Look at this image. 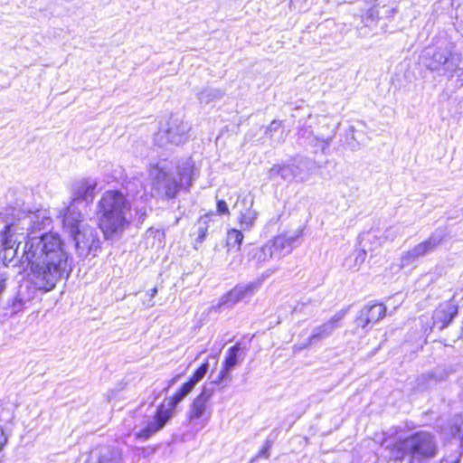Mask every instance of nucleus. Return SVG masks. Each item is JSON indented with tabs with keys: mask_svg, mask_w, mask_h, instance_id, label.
Listing matches in <instances>:
<instances>
[{
	"mask_svg": "<svg viewBox=\"0 0 463 463\" xmlns=\"http://www.w3.org/2000/svg\"><path fill=\"white\" fill-rule=\"evenodd\" d=\"M157 292V289L155 288L152 289V297H154Z\"/></svg>",
	"mask_w": 463,
	"mask_h": 463,
	"instance_id": "ea45409f",
	"label": "nucleus"
},
{
	"mask_svg": "<svg viewBox=\"0 0 463 463\" xmlns=\"http://www.w3.org/2000/svg\"><path fill=\"white\" fill-rule=\"evenodd\" d=\"M253 197L250 194L239 197L233 208L240 213L239 222L242 230L249 231L258 219V212L252 208Z\"/></svg>",
	"mask_w": 463,
	"mask_h": 463,
	"instance_id": "ddd939ff",
	"label": "nucleus"
},
{
	"mask_svg": "<svg viewBox=\"0 0 463 463\" xmlns=\"http://www.w3.org/2000/svg\"><path fill=\"white\" fill-rule=\"evenodd\" d=\"M217 212L220 214H228L229 213V209H228V206H227V203L225 201L219 200L217 202Z\"/></svg>",
	"mask_w": 463,
	"mask_h": 463,
	"instance_id": "c756f323",
	"label": "nucleus"
},
{
	"mask_svg": "<svg viewBox=\"0 0 463 463\" xmlns=\"http://www.w3.org/2000/svg\"><path fill=\"white\" fill-rule=\"evenodd\" d=\"M440 463H458L456 460L449 461V460H442Z\"/></svg>",
	"mask_w": 463,
	"mask_h": 463,
	"instance_id": "4c0bfd02",
	"label": "nucleus"
},
{
	"mask_svg": "<svg viewBox=\"0 0 463 463\" xmlns=\"http://www.w3.org/2000/svg\"><path fill=\"white\" fill-rule=\"evenodd\" d=\"M242 257L241 254H237L236 257L231 261L230 265L232 266V269H236L241 262Z\"/></svg>",
	"mask_w": 463,
	"mask_h": 463,
	"instance_id": "72a5a7b5",
	"label": "nucleus"
},
{
	"mask_svg": "<svg viewBox=\"0 0 463 463\" xmlns=\"http://www.w3.org/2000/svg\"><path fill=\"white\" fill-rule=\"evenodd\" d=\"M298 235L297 234H280L269 240V245L272 250L273 260H280L291 253L296 247Z\"/></svg>",
	"mask_w": 463,
	"mask_h": 463,
	"instance_id": "dca6fc26",
	"label": "nucleus"
},
{
	"mask_svg": "<svg viewBox=\"0 0 463 463\" xmlns=\"http://www.w3.org/2000/svg\"><path fill=\"white\" fill-rule=\"evenodd\" d=\"M213 395V389L204 386L189 406L187 419L191 427L196 431L203 430L212 417L213 409L210 401Z\"/></svg>",
	"mask_w": 463,
	"mask_h": 463,
	"instance_id": "6e6552de",
	"label": "nucleus"
},
{
	"mask_svg": "<svg viewBox=\"0 0 463 463\" xmlns=\"http://www.w3.org/2000/svg\"><path fill=\"white\" fill-rule=\"evenodd\" d=\"M241 348L238 345L230 347L222 363L226 368L232 370L239 363V353Z\"/></svg>",
	"mask_w": 463,
	"mask_h": 463,
	"instance_id": "b1692460",
	"label": "nucleus"
},
{
	"mask_svg": "<svg viewBox=\"0 0 463 463\" xmlns=\"http://www.w3.org/2000/svg\"><path fill=\"white\" fill-rule=\"evenodd\" d=\"M383 240L379 237L375 232H368L364 233L361 236V243H363V249L354 250L353 256H354V264L350 265L346 263L347 267L349 269H358L360 266L366 260V251L368 250H374L378 247H380L383 243Z\"/></svg>",
	"mask_w": 463,
	"mask_h": 463,
	"instance_id": "4468645a",
	"label": "nucleus"
},
{
	"mask_svg": "<svg viewBox=\"0 0 463 463\" xmlns=\"http://www.w3.org/2000/svg\"><path fill=\"white\" fill-rule=\"evenodd\" d=\"M146 206L134 208L132 213L131 204L125 194L118 190L106 191L99 202V225L107 239L122 232L132 218L143 222L146 216Z\"/></svg>",
	"mask_w": 463,
	"mask_h": 463,
	"instance_id": "7ed1b4c3",
	"label": "nucleus"
},
{
	"mask_svg": "<svg viewBox=\"0 0 463 463\" xmlns=\"http://www.w3.org/2000/svg\"><path fill=\"white\" fill-rule=\"evenodd\" d=\"M216 97V93H213L212 90H204L200 93L199 99L201 102L208 103Z\"/></svg>",
	"mask_w": 463,
	"mask_h": 463,
	"instance_id": "c85d7f7f",
	"label": "nucleus"
},
{
	"mask_svg": "<svg viewBox=\"0 0 463 463\" xmlns=\"http://www.w3.org/2000/svg\"><path fill=\"white\" fill-rule=\"evenodd\" d=\"M209 369V364L203 363L175 393L167 400V407L162 404L158 407L153 417H148L144 421V427L137 430L135 427V436L137 439L146 440L152 435L164 428L172 417V412L176 405L182 402L194 388V386L205 376Z\"/></svg>",
	"mask_w": 463,
	"mask_h": 463,
	"instance_id": "39448f33",
	"label": "nucleus"
},
{
	"mask_svg": "<svg viewBox=\"0 0 463 463\" xmlns=\"http://www.w3.org/2000/svg\"><path fill=\"white\" fill-rule=\"evenodd\" d=\"M276 270H277V269H269V270H267V271L262 275V277H266V278H268L269 276H270L271 274H273Z\"/></svg>",
	"mask_w": 463,
	"mask_h": 463,
	"instance_id": "e433bc0d",
	"label": "nucleus"
},
{
	"mask_svg": "<svg viewBox=\"0 0 463 463\" xmlns=\"http://www.w3.org/2000/svg\"><path fill=\"white\" fill-rule=\"evenodd\" d=\"M243 240V234L241 232L232 229L228 232L227 234V243L229 246H238V249L240 248V245L241 244Z\"/></svg>",
	"mask_w": 463,
	"mask_h": 463,
	"instance_id": "393cba45",
	"label": "nucleus"
},
{
	"mask_svg": "<svg viewBox=\"0 0 463 463\" xmlns=\"http://www.w3.org/2000/svg\"><path fill=\"white\" fill-rule=\"evenodd\" d=\"M99 463H121V458L118 452H113L110 458L102 455L99 459Z\"/></svg>",
	"mask_w": 463,
	"mask_h": 463,
	"instance_id": "cd10ccee",
	"label": "nucleus"
},
{
	"mask_svg": "<svg viewBox=\"0 0 463 463\" xmlns=\"http://www.w3.org/2000/svg\"><path fill=\"white\" fill-rule=\"evenodd\" d=\"M194 164L185 160L180 165L168 159H160L151 163L148 169V180L145 186L154 197L161 199L175 198L182 188L192 184Z\"/></svg>",
	"mask_w": 463,
	"mask_h": 463,
	"instance_id": "f03ea898",
	"label": "nucleus"
},
{
	"mask_svg": "<svg viewBox=\"0 0 463 463\" xmlns=\"http://www.w3.org/2000/svg\"><path fill=\"white\" fill-rule=\"evenodd\" d=\"M190 126L177 116H171L167 121L161 124L157 138L163 143L180 145L188 138Z\"/></svg>",
	"mask_w": 463,
	"mask_h": 463,
	"instance_id": "9d476101",
	"label": "nucleus"
},
{
	"mask_svg": "<svg viewBox=\"0 0 463 463\" xmlns=\"http://www.w3.org/2000/svg\"><path fill=\"white\" fill-rule=\"evenodd\" d=\"M260 283V285L261 284V282H263V279H260V281H258Z\"/></svg>",
	"mask_w": 463,
	"mask_h": 463,
	"instance_id": "a19ab883",
	"label": "nucleus"
},
{
	"mask_svg": "<svg viewBox=\"0 0 463 463\" xmlns=\"http://www.w3.org/2000/svg\"><path fill=\"white\" fill-rule=\"evenodd\" d=\"M300 168L295 163L282 165H273L269 172L270 178L279 175L283 180L291 181L298 176Z\"/></svg>",
	"mask_w": 463,
	"mask_h": 463,
	"instance_id": "aec40b11",
	"label": "nucleus"
},
{
	"mask_svg": "<svg viewBox=\"0 0 463 463\" xmlns=\"http://www.w3.org/2000/svg\"><path fill=\"white\" fill-rule=\"evenodd\" d=\"M271 445L269 441L266 442V444L263 446V448L259 452V457H264L268 458L269 456V450L270 449Z\"/></svg>",
	"mask_w": 463,
	"mask_h": 463,
	"instance_id": "7c9ffc66",
	"label": "nucleus"
},
{
	"mask_svg": "<svg viewBox=\"0 0 463 463\" xmlns=\"http://www.w3.org/2000/svg\"><path fill=\"white\" fill-rule=\"evenodd\" d=\"M298 1V0H290V5L295 7Z\"/></svg>",
	"mask_w": 463,
	"mask_h": 463,
	"instance_id": "58836bf2",
	"label": "nucleus"
},
{
	"mask_svg": "<svg viewBox=\"0 0 463 463\" xmlns=\"http://www.w3.org/2000/svg\"><path fill=\"white\" fill-rule=\"evenodd\" d=\"M22 260L28 263L34 286L46 292L71 272L72 259L56 233L28 237Z\"/></svg>",
	"mask_w": 463,
	"mask_h": 463,
	"instance_id": "f257e3e1",
	"label": "nucleus"
},
{
	"mask_svg": "<svg viewBox=\"0 0 463 463\" xmlns=\"http://www.w3.org/2000/svg\"><path fill=\"white\" fill-rule=\"evenodd\" d=\"M281 128V122L280 121H278V120H273L269 127L268 128V130L269 132H272V131H276L278 130L279 128Z\"/></svg>",
	"mask_w": 463,
	"mask_h": 463,
	"instance_id": "473e14b6",
	"label": "nucleus"
},
{
	"mask_svg": "<svg viewBox=\"0 0 463 463\" xmlns=\"http://www.w3.org/2000/svg\"><path fill=\"white\" fill-rule=\"evenodd\" d=\"M16 231V225L12 222L5 223L0 232V258L5 265L13 262L17 255L18 245H16V240L13 238Z\"/></svg>",
	"mask_w": 463,
	"mask_h": 463,
	"instance_id": "f8f14e48",
	"label": "nucleus"
},
{
	"mask_svg": "<svg viewBox=\"0 0 463 463\" xmlns=\"http://www.w3.org/2000/svg\"><path fill=\"white\" fill-rule=\"evenodd\" d=\"M259 288V282L239 284L227 293V295L223 298L222 303L228 305H234L239 301L252 296Z\"/></svg>",
	"mask_w": 463,
	"mask_h": 463,
	"instance_id": "6ab92c4d",
	"label": "nucleus"
},
{
	"mask_svg": "<svg viewBox=\"0 0 463 463\" xmlns=\"http://www.w3.org/2000/svg\"><path fill=\"white\" fill-rule=\"evenodd\" d=\"M421 64L439 76L456 80L463 86V49L449 41H442L425 48L420 55Z\"/></svg>",
	"mask_w": 463,
	"mask_h": 463,
	"instance_id": "20e7f679",
	"label": "nucleus"
},
{
	"mask_svg": "<svg viewBox=\"0 0 463 463\" xmlns=\"http://www.w3.org/2000/svg\"><path fill=\"white\" fill-rule=\"evenodd\" d=\"M74 221V231H71L63 224V230L74 240L79 255H88L99 247L97 231L84 222L83 216Z\"/></svg>",
	"mask_w": 463,
	"mask_h": 463,
	"instance_id": "1a4fd4ad",
	"label": "nucleus"
},
{
	"mask_svg": "<svg viewBox=\"0 0 463 463\" xmlns=\"http://www.w3.org/2000/svg\"><path fill=\"white\" fill-rule=\"evenodd\" d=\"M383 9H385V7H380L379 5H375L361 15L362 25L357 27L360 37H369L377 33L378 22L382 17Z\"/></svg>",
	"mask_w": 463,
	"mask_h": 463,
	"instance_id": "2eb2a0df",
	"label": "nucleus"
},
{
	"mask_svg": "<svg viewBox=\"0 0 463 463\" xmlns=\"http://www.w3.org/2000/svg\"><path fill=\"white\" fill-rule=\"evenodd\" d=\"M6 437L3 431V430L0 429V451L3 449L4 446L6 443Z\"/></svg>",
	"mask_w": 463,
	"mask_h": 463,
	"instance_id": "c9c22d12",
	"label": "nucleus"
},
{
	"mask_svg": "<svg viewBox=\"0 0 463 463\" xmlns=\"http://www.w3.org/2000/svg\"><path fill=\"white\" fill-rule=\"evenodd\" d=\"M450 434L454 438L460 439V444L463 447V420H456L454 426L451 427Z\"/></svg>",
	"mask_w": 463,
	"mask_h": 463,
	"instance_id": "a878e982",
	"label": "nucleus"
},
{
	"mask_svg": "<svg viewBox=\"0 0 463 463\" xmlns=\"http://www.w3.org/2000/svg\"><path fill=\"white\" fill-rule=\"evenodd\" d=\"M345 313V311L340 310L335 314L326 323L314 328L310 336L308 337L307 343L301 348L307 347L309 345H312L331 335L335 329L338 327L339 322L344 318Z\"/></svg>",
	"mask_w": 463,
	"mask_h": 463,
	"instance_id": "f3484780",
	"label": "nucleus"
},
{
	"mask_svg": "<svg viewBox=\"0 0 463 463\" xmlns=\"http://www.w3.org/2000/svg\"><path fill=\"white\" fill-rule=\"evenodd\" d=\"M12 213H10L14 220H17L21 222L23 224V229L29 230L35 226L36 220L39 218V215L35 213H32L30 211L24 212L21 210H15L14 208L11 209Z\"/></svg>",
	"mask_w": 463,
	"mask_h": 463,
	"instance_id": "5701e85b",
	"label": "nucleus"
},
{
	"mask_svg": "<svg viewBox=\"0 0 463 463\" xmlns=\"http://www.w3.org/2000/svg\"><path fill=\"white\" fill-rule=\"evenodd\" d=\"M96 187L97 181L93 178H80L71 184V202L61 213L62 223L71 231H74L73 222L81 217L80 208H85L93 201Z\"/></svg>",
	"mask_w": 463,
	"mask_h": 463,
	"instance_id": "0eeeda50",
	"label": "nucleus"
},
{
	"mask_svg": "<svg viewBox=\"0 0 463 463\" xmlns=\"http://www.w3.org/2000/svg\"><path fill=\"white\" fill-rule=\"evenodd\" d=\"M444 232L437 230L426 241L417 244L412 249L404 251L400 260V269L411 266L420 258L432 252L442 241Z\"/></svg>",
	"mask_w": 463,
	"mask_h": 463,
	"instance_id": "9b49d317",
	"label": "nucleus"
},
{
	"mask_svg": "<svg viewBox=\"0 0 463 463\" xmlns=\"http://www.w3.org/2000/svg\"><path fill=\"white\" fill-rule=\"evenodd\" d=\"M7 279V277L5 272L0 271V294L4 290L5 287V281Z\"/></svg>",
	"mask_w": 463,
	"mask_h": 463,
	"instance_id": "f704fd0d",
	"label": "nucleus"
},
{
	"mask_svg": "<svg viewBox=\"0 0 463 463\" xmlns=\"http://www.w3.org/2000/svg\"><path fill=\"white\" fill-rule=\"evenodd\" d=\"M386 307L383 304L365 306L356 319L357 325L365 328L370 324H374L385 316Z\"/></svg>",
	"mask_w": 463,
	"mask_h": 463,
	"instance_id": "a211bd4d",
	"label": "nucleus"
},
{
	"mask_svg": "<svg viewBox=\"0 0 463 463\" xmlns=\"http://www.w3.org/2000/svg\"><path fill=\"white\" fill-rule=\"evenodd\" d=\"M232 370L226 368L224 365H222V370L220 371L217 377L212 382L213 384H220L222 381L228 379L230 377V372Z\"/></svg>",
	"mask_w": 463,
	"mask_h": 463,
	"instance_id": "bb28decb",
	"label": "nucleus"
},
{
	"mask_svg": "<svg viewBox=\"0 0 463 463\" xmlns=\"http://www.w3.org/2000/svg\"><path fill=\"white\" fill-rule=\"evenodd\" d=\"M457 314V309L454 306L450 304H446L443 307H440L434 312L433 319L434 325L439 326V329H443L446 327L453 319L454 316Z\"/></svg>",
	"mask_w": 463,
	"mask_h": 463,
	"instance_id": "412c9836",
	"label": "nucleus"
},
{
	"mask_svg": "<svg viewBox=\"0 0 463 463\" xmlns=\"http://www.w3.org/2000/svg\"><path fill=\"white\" fill-rule=\"evenodd\" d=\"M249 258L254 260L258 265H261L270 260H273L272 250L267 241L261 247H254L249 251Z\"/></svg>",
	"mask_w": 463,
	"mask_h": 463,
	"instance_id": "4be33fe9",
	"label": "nucleus"
},
{
	"mask_svg": "<svg viewBox=\"0 0 463 463\" xmlns=\"http://www.w3.org/2000/svg\"><path fill=\"white\" fill-rule=\"evenodd\" d=\"M436 453V443L429 432H417L404 439H399L389 448L390 458L402 460L406 456L413 458H431Z\"/></svg>",
	"mask_w": 463,
	"mask_h": 463,
	"instance_id": "423d86ee",
	"label": "nucleus"
},
{
	"mask_svg": "<svg viewBox=\"0 0 463 463\" xmlns=\"http://www.w3.org/2000/svg\"><path fill=\"white\" fill-rule=\"evenodd\" d=\"M24 306V302L22 298H16L14 301L13 307L15 312L21 310Z\"/></svg>",
	"mask_w": 463,
	"mask_h": 463,
	"instance_id": "2f4dec72",
	"label": "nucleus"
}]
</instances>
